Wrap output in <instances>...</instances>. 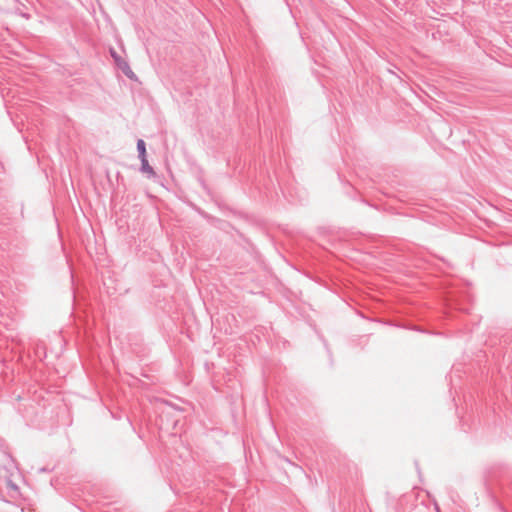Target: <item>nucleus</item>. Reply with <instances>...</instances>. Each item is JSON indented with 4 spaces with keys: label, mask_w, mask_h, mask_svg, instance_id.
Here are the masks:
<instances>
[{
    "label": "nucleus",
    "mask_w": 512,
    "mask_h": 512,
    "mask_svg": "<svg viewBox=\"0 0 512 512\" xmlns=\"http://www.w3.org/2000/svg\"><path fill=\"white\" fill-rule=\"evenodd\" d=\"M111 56L114 58L118 67L124 72V74L131 78V75H133V72H132L130 66L128 65V63L123 61L121 59V57L113 49H111Z\"/></svg>",
    "instance_id": "f257e3e1"
},
{
    "label": "nucleus",
    "mask_w": 512,
    "mask_h": 512,
    "mask_svg": "<svg viewBox=\"0 0 512 512\" xmlns=\"http://www.w3.org/2000/svg\"><path fill=\"white\" fill-rule=\"evenodd\" d=\"M140 161H141V168H140V170L142 172H144V173H147L149 177H154L156 175L155 171L149 165L147 158L140 159Z\"/></svg>",
    "instance_id": "f03ea898"
},
{
    "label": "nucleus",
    "mask_w": 512,
    "mask_h": 512,
    "mask_svg": "<svg viewBox=\"0 0 512 512\" xmlns=\"http://www.w3.org/2000/svg\"><path fill=\"white\" fill-rule=\"evenodd\" d=\"M137 151L139 159H144L146 157V145L143 139H138L137 141Z\"/></svg>",
    "instance_id": "7ed1b4c3"
},
{
    "label": "nucleus",
    "mask_w": 512,
    "mask_h": 512,
    "mask_svg": "<svg viewBox=\"0 0 512 512\" xmlns=\"http://www.w3.org/2000/svg\"><path fill=\"white\" fill-rule=\"evenodd\" d=\"M7 486H8L10 489L14 490V491H17V490H18L17 485H15L14 483H12V481H11V480H8V481H7Z\"/></svg>",
    "instance_id": "20e7f679"
}]
</instances>
